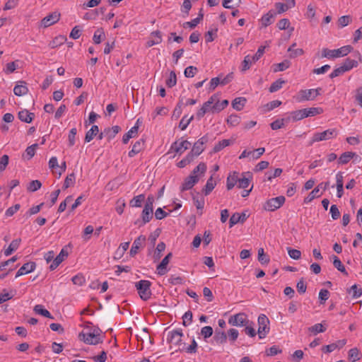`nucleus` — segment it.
<instances>
[{
  "label": "nucleus",
  "instance_id": "obj_1",
  "mask_svg": "<svg viewBox=\"0 0 362 362\" xmlns=\"http://www.w3.org/2000/svg\"><path fill=\"white\" fill-rule=\"evenodd\" d=\"M353 49L351 45H346L336 49H329L327 48H323L322 49V57L327 59H334L341 57L346 56Z\"/></svg>",
  "mask_w": 362,
  "mask_h": 362
},
{
  "label": "nucleus",
  "instance_id": "obj_2",
  "mask_svg": "<svg viewBox=\"0 0 362 362\" xmlns=\"http://www.w3.org/2000/svg\"><path fill=\"white\" fill-rule=\"evenodd\" d=\"M151 282L148 280H140L135 283V287L138 291L140 298L143 300H148L152 295L151 291Z\"/></svg>",
  "mask_w": 362,
  "mask_h": 362
},
{
  "label": "nucleus",
  "instance_id": "obj_3",
  "mask_svg": "<svg viewBox=\"0 0 362 362\" xmlns=\"http://www.w3.org/2000/svg\"><path fill=\"white\" fill-rule=\"evenodd\" d=\"M321 90V88H317L315 89L300 90L298 92V93L296 96H294V98L296 101L298 103H301L308 100H313L316 98L317 95L320 94Z\"/></svg>",
  "mask_w": 362,
  "mask_h": 362
},
{
  "label": "nucleus",
  "instance_id": "obj_4",
  "mask_svg": "<svg viewBox=\"0 0 362 362\" xmlns=\"http://www.w3.org/2000/svg\"><path fill=\"white\" fill-rule=\"evenodd\" d=\"M78 339L85 344L90 345H97L103 341L100 334H95L91 330H88L87 332H81L78 334Z\"/></svg>",
  "mask_w": 362,
  "mask_h": 362
},
{
  "label": "nucleus",
  "instance_id": "obj_5",
  "mask_svg": "<svg viewBox=\"0 0 362 362\" xmlns=\"http://www.w3.org/2000/svg\"><path fill=\"white\" fill-rule=\"evenodd\" d=\"M265 47L264 46H260L257 52L255 55L250 56L247 55L245 57L244 60L242 62V71H245L248 70L250 68V66L255 63L257 61H258L260 57L264 54V53Z\"/></svg>",
  "mask_w": 362,
  "mask_h": 362
},
{
  "label": "nucleus",
  "instance_id": "obj_6",
  "mask_svg": "<svg viewBox=\"0 0 362 362\" xmlns=\"http://www.w3.org/2000/svg\"><path fill=\"white\" fill-rule=\"evenodd\" d=\"M337 136L336 129H329L322 132H316L309 142V146H312L315 142L329 140Z\"/></svg>",
  "mask_w": 362,
  "mask_h": 362
},
{
  "label": "nucleus",
  "instance_id": "obj_7",
  "mask_svg": "<svg viewBox=\"0 0 362 362\" xmlns=\"http://www.w3.org/2000/svg\"><path fill=\"white\" fill-rule=\"evenodd\" d=\"M258 330L257 333L259 339H264L269 332V320L264 314H260L257 319Z\"/></svg>",
  "mask_w": 362,
  "mask_h": 362
},
{
  "label": "nucleus",
  "instance_id": "obj_8",
  "mask_svg": "<svg viewBox=\"0 0 362 362\" xmlns=\"http://www.w3.org/2000/svg\"><path fill=\"white\" fill-rule=\"evenodd\" d=\"M250 322L247 316L244 313H239L231 315L228 319V323L232 326L244 327Z\"/></svg>",
  "mask_w": 362,
  "mask_h": 362
},
{
  "label": "nucleus",
  "instance_id": "obj_9",
  "mask_svg": "<svg viewBox=\"0 0 362 362\" xmlns=\"http://www.w3.org/2000/svg\"><path fill=\"white\" fill-rule=\"evenodd\" d=\"M285 197L284 196H279L267 200L264 204V209L266 211H274L279 209L285 202Z\"/></svg>",
  "mask_w": 362,
  "mask_h": 362
},
{
  "label": "nucleus",
  "instance_id": "obj_10",
  "mask_svg": "<svg viewBox=\"0 0 362 362\" xmlns=\"http://www.w3.org/2000/svg\"><path fill=\"white\" fill-rule=\"evenodd\" d=\"M217 100V93L212 95L209 99L205 102L202 107L197 111V119L202 118L206 112H211L213 113L212 107L214 105V101Z\"/></svg>",
  "mask_w": 362,
  "mask_h": 362
},
{
  "label": "nucleus",
  "instance_id": "obj_11",
  "mask_svg": "<svg viewBox=\"0 0 362 362\" xmlns=\"http://www.w3.org/2000/svg\"><path fill=\"white\" fill-rule=\"evenodd\" d=\"M191 143L187 140H183L182 138L173 142L170 146V151L175 152L180 156L182 155L186 150L189 148Z\"/></svg>",
  "mask_w": 362,
  "mask_h": 362
},
{
  "label": "nucleus",
  "instance_id": "obj_12",
  "mask_svg": "<svg viewBox=\"0 0 362 362\" xmlns=\"http://www.w3.org/2000/svg\"><path fill=\"white\" fill-rule=\"evenodd\" d=\"M60 16L59 12H52L42 19L41 25L44 28H48L57 23L60 19Z\"/></svg>",
  "mask_w": 362,
  "mask_h": 362
},
{
  "label": "nucleus",
  "instance_id": "obj_13",
  "mask_svg": "<svg viewBox=\"0 0 362 362\" xmlns=\"http://www.w3.org/2000/svg\"><path fill=\"white\" fill-rule=\"evenodd\" d=\"M208 141H209L208 136L207 135L203 136L202 138L198 139V141L194 144L191 151H192L197 155L199 156L204 151L205 145Z\"/></svg>",
  "mask_w": 362,
  "mask_h": 362
},
{
  "label": "nucleus",
  "instance_id": "obj_14",
  "mask_svg": "<svg viewBox=\"0 0 362 362\" xmlns=\"http://www.w3.org/2000/svg\"><path fill=\"white\" fill-rule=\"evenodd\" d=\"M146 240V236L142 235L134 240L129 251L131 257H134L138 253L139 250L144 245Z\"/></svg>",
  "mask_w": 362,
  "mask_h": 362
},
{
  "label": "nucleus",
  "instance_id": "obj_15",
  "mask_svg": "<svg viewBox=\"0 0 362 362\" xmlns=\"http://www.w3.org/2000/svg\"><path fill=\"white\" fill-rule=\"evenodd\" d=\"M153 209H150L146 207H144V209L141 212V218L142 220H136L134 222L135 225H139V227L145 225L148 223L153 218Z\"/></svg>",
  "mask_w": 362,
  "mask_h": 362
},
{
  "label": "nucleus",
  "instance_id": "obj_16",
  "mask_svg": "<svg viewBox=\"0 0 362 362\" xmlns=\"http://www.w3.org/2000/svg\"><path fill=\"white\" fill-rule=\"evenodd\" d=\"M199 175H189L185 179L181 186V191L183 192L192 189L199 182Z\"/></svg>",
  "mask_w": 362,
  "mask_h": 362
},
{
  "label": "nucleus",
  "instance_id": "obj_17",
  "mask_svg": "<svg viewBox=\"0 0 362 362\" xmlns=\"http://www.w3.org/2000/svg\"><path fill=\"white\" fill-rule=\"evenodd\" d=\"M182 335V329L173 330L168 333L167 340L168 342L179 345L181 343Z\"/></svg>",
  "mask_w": 362,
  "mask_h": 362
},
{
  "label": "nucleus",
  "instance_id": "obj_18",
  "mask_svg": "<svg viewBox=\"0 0 362 362\" xmlns=\"http://www.w3.org/2000/svg\"><path fill=\"white\" fill-rule=\"evenodd\" d=\"M173 257V254L169 252L161 261V262L157 266L156 270L158 274L160 276L165 275L168 270L167 266Z\"/></svg>",
  "mask_w": 362,
  "mask_h": 362
},
{
  "label": "nucleus",
  "instance_id": "obj_19",
  "mask_svg": "<svg viewBox=\"0 0 362 362\" xmlns=\"http://www.w3.org/2000/svg\"><path fill=\"white\" fill-rule=\"evenodd\" d=\"M36 264L34 262H29L24 264L17 272L16 278H18L22 275L29 274L35 270Z\"/></svg>",
  "mask_w": 362,
  "mask_h": 362
},
{
  "label": "nucleus",
  "instance_id": "obj_20",
  "mask_svg": "<svg viewBox=\"0 0 362 362\" xmlns=\"http://www.w3.org/2000/svg\"><path fill=\"white\" fill-rule=\"evenodd\" d=\"M69 255L68 252L65 249H62L59 254L54 258L52 263L49 266L51 271L54 270L64 261V258Z\"/></svg>",
  "mask_w": 362,
  "mask_h": 362
},
{
  "label": "nucleus",
  "instance_id": "obj_21",
  "mask_svg": "<svg viewBox=\"0 0 362 362\" xmlns=\"http://www.w3.org/2000/svg\"><path fill=\"white\" fill-rule=\"evenodd\" d=\"M276 13L273 11H269L266 14H264L261 18V23L262 28H266L268 25L272 24L274 21L275 16Z\"/></svg>",
  "mask_w": 362,
  "mask_h": 362
},
{
  "label": "nucleus",
  "instance_id": "obj_22",
  "mask_svg": "<svg viewBox=\"0 0 362 362\" xmlns=\"http://www.w3.org/2000/svg\"><path fill=\"white\" fill-rule=\"evenodd\" d=\"M252 175L250 172L243 173L242 177L238 178V187L241 189H246L252 180Z\"/></svg>",
  "mask_w": 362,
  "mask_h": 362
},
{
  "label": "nucleus",
  "instance_id": "obj_23",
  "mask_svg": "<svg viewBox=\"0 0 362 362\" xmlns=\"http://www.w3.org/2000/svg\"><path fill=\"white\" fill-rule=\"evenodd\" d=\"M257 153L256 156H255L254 152H250V151L244 150L240 156H239V159H243L245 158H252V159H257L259 158L265 151L264 148H257Z\"/></svg>",
  "mask_w": 362,
  "mask_h": 362
},
{
  "label": "nucleus",
  "instance_id": "obj_24",
  "mask_svg": "<svg viewBox=\"0 0 362 362\" xmlns=\"http://www.w3.org/2000/svg\"><path fill=\"white\" fill-rule=\"evenodd\" d=\"M213 341L217 344H223L227 341V334L218 329L215 330Z\"/></svg>",
  "mask_w": 362,
  "mask_h": 362
},
{
  "label": "nucleus",
  "instance_id": "obj_25",
  "mask_svg": "<svg viewBox=\"0 0 362 362\" xmlns=\"http://www.w3.org/2000/svg\"><path fill=\"white\" fill-rule=\"evenodd\" d=\"M34 117V113L30 112L27 110H23L18 114V119L26 123H30L33 120Z\"/></svg>",
  "mask_w": 362,
  "mask_h": 362
},
{
  "label": "nucleus",
  "instance_id": "obj_26",
  "mask_svg": "<svg viewBox=\"0 0 362 362\" xmlns=\"http://www.w3.org/2000/svg\"><path fill=\"white\" fill-rule=\"evenodd\" d=\"M228 100H223L220 102L218 95L217 94V100L214 101V105L212 107L213 113H218L224 110L228 105Z\"/></svg>",
  "mask_w": 362,
  "mask_h": 362
},
{
  "label": "nucleus",
  "instance_id": "obj_27",
  "mask_svg": "<svg viewBox=\"0 0 362 362\" xmlns=\"http://www.w3.org/2000/svg\"><path fill=\"white\" fill-rule=\"evenodd\" d=\"M21 243V238H17L13 240L8 247L4 250V255L5 256H9L11 255L14 251L18 250V248L20 246V244Z\"/></svg>",
  "mask_w": 362,
  "mask_h": 362
},
{
  "label": "nucleus",
  "instance_id": "obj_28",
  "mask_svg": "<svg viewBox=\"0 0 362 362\" xmlns=\"http://www.w3.org/2000/svg\"><path fill=\"white\" fill-rule=\"evenodd\" d=\"M354 156H356V153L351 152V151H346L343 153L338 159V164L339 165H345L347 164L352 158H354Z\"/></svg>",
  "mask_w": 362,
  "mask_h": 362
},
{
  "label": "nucleus",
  "instance_id": "obj_29",
  "mask_svg": "<svg viewBox=\"0 0 362 362\" xmlns=\"http://www.w3.org/2000/svg\"><path fill=\"white\" fill-rule=\"evenodd\" d=\"M144 201H145V195L144 194H141L134 197L129 201V206L132 207V208L141 207Z\"/></svg>",
  "mask_w": 362,
  "mask_h": 362
},
{
  "label": "nucleus",
  "instance_id": "obj_30",
  "mask_svg": "<svg viewBox=\"0 0 362 362\" xmlns=\"http://www.w3.org/2000/svg\"><path fill=\"white\" fill-rule=\"evenodd\" d=\"M139 130V126L134 125L122 137V142L127 144L130 139L136 136Z\"/></svg>",
  "mask_w": 362,
  "mask_h": 362
},
{
  "label": "nucleus",
  "instance_id": "obj_31",
  "mask_svg": "<svg viewBox=\"0 0 362 362\" xmlns=\"http://www.w3.org/2000/svg\"><path fill=\"white\" fill-rule=\"evenodd\" d=\"M238 173L233 172V175H229L227 177L226 187L228 190L232 189L238 184Z\"/></svg>",
  "mask_w": 362,
  "mask_h": 362
},
{
  "label": "nucleus",
  "instance_id": "obj_32",
  "mask_svg": "<svg viewBox=\"0 0 362 362\" xmlns=\"http://www.w3.org/2000/svg\"><path fill=\"white\" fill-rule=\"evenodd\" d=\"M66 40V37L65 35L57 36L49 43V47L52 49L57 48L63 45Z\"/></svg>",
  "mask_w": 362,
  "mask_h": 362
},
{
  "label": "nucleus",
  "instance_id": "obj_33",
  "mask_svg": "<svg viewBox=\"0 0 362 362\" xmlns=\"http://www.w3.org/2000/svg\"><path fill=\"white\" fill-rule=\"evenodd\" d=\"M21 85H16L13 88V93L17 96L24 95L28 92V88L25 86V82L21 81Z\"/></svg>",
  "mask_w": 362,
  "mask_h": 362
},
{
  "label": "nucleus",
  "instance_id": "obj_34",
  "mask_svg": "<svg viewBox=\"0 0 362 362\" xmlns=\"http://www.w3.org/2000/svg\"><path fill=\"white\" fill-rule=\"evenodd\" d=\"M120 130H121V128L117 125L113 126L111 128L105 129V136L107 138V140L110 141L111 139L115 138V136L117 135V134H118Z\"/></svg>",
  "mask_w": 362,
  "mask_h": 362
},
{
  "label": "nucleus",
  "instance_id": "obj_35",
  "mask_svg": "<svg viewBox=\"0 0 362 362\" xmlns=\"http://www.w3.org/2000/svg\"><path fill=\"white\" fill-rule=\"evenodd\" d=\"M332 258L333 259L334 267L337 270L341 272L343 274L348 276V272H346L345 267L344 266V264H342V262H341L339 258L338 257H337L336 255H332Z\"/></svg>",
  "mask_w": 362,
  "mask_h": 362
},
{
  "label": "nucleus",
  "instance_id": "obj_36",
  "mask_svg": "<svg viewBox=\"0 0 362 362\" xmlns=\"http://www.w3.org/2000/svg\"><path fill=\"white\" fill-rule=\"evenodd\" d=\"M33 310L34 312L36 313V314H38V315H42L45 317H47V318H50V319H53V316L51 315V313L47 310H46L43 305H36L34 308H33Z\"/></svg>",
  "mask_w": 362,
  "mask_h": 362
},
{
  "label": "nucleus",
  "instance_id": "obj_37",
  "mask_svg": "<svg viewBox=\"0 0 362 362\" xmlns=\"http://www.w3.org/2000/svg\"><path fill=\"white\" fill-rule=\"evenodd\" d=\"M246 101L247 100L244 97L236 98L232 101V107L235 110L240 111L244 107Z\"/></svg>",
  "mask_w": 362,
  "mask_h": 362
},
{
  "label": "nucleus",
  "instance_id": "obj_38",
  "mask_svg": "<svg viewBox=\"0 0 362 362\" xmlns=\"http://www.w3.org/2000/svg\"><path fill=\"white\" fill-rule=\"evenodd\" d=\"M99 133V128L97 125H93L91 128L86 132L85 136V142H90L94 136Z\"/></svg>",
  "mask_w": 362,
  "mask_h": 362
},
{
  "label": "nucleus",
  "instance_id": "obj_39",
  "mask_svg": "<svg viewBox=\"0 0 362 362\" xmlns=\"http://www.w3.org/2000/svg\"><path fill=\"white\" fill-rule=\"evenodd\" d=\"M291 62L288 59L284 60L282 62L275 64L273 65L274 72L283 71L289 68Z\"/></svg>",
  "mask_w": 362,
  "mask_h": 362
},
{
  "label": "nucleus",
  "instance_id": "obj_40",
  "mask_svg": "<svg viewBox=\"0 0 362 362\" xmlns=\"http://www.w3.org/2000/svg\"><path fill=\"white\" fill-rule=\"evenodd\" d=\"M165 249V244L163 242H160L158 244L153 255L154 262H156L158 259H160V258L162 256V252H163Z\"/></svg>",
  "mask_w": 362,
  "mask_h": 362
},
{
  "label": "nucleus",
  "instance_id": "obj_41",
  "mask_svg": "<svg viewBox=\"0 0 362 362\" xmlns=\"http://www.w3.org/2000/svg\"><path fill=\"white\" fill-rule=\"evenodd\" d=\"M341 66H343L346 71H349L353 68L356 67L358 66V62L348 57L345 59Z\"/></svg>",
  "mask_w": 362,
  "mask_h": 362
},
{
  "label": "nucleus",
  "instance_id": "obj_42",
  "mask_svg": "<svg viewBox=\"0 0 362 362\" xmlns=\"http://www.w3.org/2000/svg\"><path fill=\"white\" fill-rule=\"evenodd\" d=\"M216 185V182L214 181L213 176L211 175L207 180L205 187L203 189L204 194L206 196L209 194Z\"/></svg>",
  "mask_w": 362,
  "mask_h": 362
},
{
  "label": "nucleus",
  "instance_id": "obj_43",
  "mask_svg": "<svg viewBox=\"0 0 362 362\" xmlns=\"http://www.w3.org/2000/svg\"><path fill=\"white\" fill-rule=\"evenodd\" d=\"M206 171V165L201 162L199 165L192 170L191 175H202Z\"/></svg>",
  "mask_w": 362,
  "mask_h": 362
},
{
  "label": "nucleus",
  "instance_id": "obj_44",
  "mask_svg": "<svg viewBox=\"0 0 362 362\" xmlns=\"http://www.w3.org/2000/svg\"><path fill=\"white\" fill-rule=\"evenodd\" d=\"M348 356L349 360L352 362H355L361 359V354L357 348H353L349 351Z\"/></svg>",
  "mask_w": 362,
  "mask_h": 362
},
{
  "label": "nucleus",
  "instance_id": "obj_45",
  "mask_svg": "<svg viewBox=\"0 0 362 362\" xmlns=\"http://www.w3.org/2000/svg\"><path fill=\"white\" fill-rule=\"evenodd\" d=\"M286 83V81L281 78H279L277 79L276 81H275L274 82H273L269 90V92L270 93H274V92H276L277 90H279V89H281L282 88V86Z\"/></svg>",
  "mask_w": 362,
  "mask_h": 362
},
{
  "label": "nucleus",
  "instance_id": "obj_46",
  "mask_svg": "<svg viewBox=\"0 0 362 362\" xmlns=\"http://www.w3.org/2000/svg\"><path fill=\"white\" fill-rule=\"evenodd\" d=\"M322 193H320V190L318 187H315L314 189L312 190L311 192L308 195L307 197L304 199V203L307 204L313 201L316 197H320Z\"/></svg>",
  "mask_w": 362,
  "mask_h": 362
},
{
  "label": "nucleus",
  "instance_id": "obj_47",
  "mask_svg": "<svg viewBox=\"0 0 362 362\" xmlns=\"http://www.w3.org/2000/svg\"><path fill=\"white\" fill-rule=\"evenodd\" d=\"M306 117H313L321 114L323 110L321 107L304 108Z\"/></svg>",
  "mask_w": 362,
  "mask_h": 362
},
{
  "label": "nucleus",
  "instance_id": "obj_48",
  "mask_svg": "<svg viewBox=\"0 0 362 362\" xmlns=\"http://www.w3.org/2000/svg\"><path fill=\"white\" fill-rule=\"evenodd\" d=\"M105 37L104 31L102 28H99L94 33L93 40L95 44H100L102 42L103 37Z\"/></svg>",
  "mask_w": 362,
  "mask_h": 362
},
{
  "label": "nucleus",
  "instance_id": "obj_49",
  "mask_svg": "<svg viewBox=\"0 0 362 362\" xmlns=\"http://www.w3.org/2000/svg\"><path fill=\"white\" fill-rule=\"evenodd\" d=\"M258 260L262 264H267L269 262V257L264 254L262 247L258 250Z\"/></svg>",
  "mask_w": 362,
  "mask_h": 362
},
{
  "label": "nucleus",
  "instance_id": "obj_50",
  "mask_svg": "<svg viewBox=\"0 0 362 362\" xmlns=\"http://www.w3.org/2000/svg\"><path fill=\"white\" fill-rule=\"evenodd\" d=\"M309 331L313 333L314 334H317L318 333H322L325 332L326 327L323 326L322 323H317L314 325L313 326L308 328Z\"/></svg>",
  "mask_w": 362,
  "mask_h": 362
},
{
  "label": "nucleus",
  "instance_id": "obj_51",
  "mask_svg": "<svg viewBox=\"0 0 362 362\" xmlns=\"http://www.w3.org/2000/svg\"><path fill=\"white\" fill-rule=\"evenodd\" d=\"M226 122L229 126L235 127L240 122V117L237 115H230Z\"/></svg>",
  "mask_w": 362,
  "mask_h": 362
},
{
  "label": "nucleus",
  "instance_id": "obj_52",
  "mask_svg": "<svg viewBox=\"0 0 362 362\" xmlns=\"http://www.w3.org/2000/svg\"><path fill=\"white\" fill-rule=\"evenodd\" d=\"M230 144V141L229 139H223L219 141L217 144H216L214 147V151L215 153L221 151L225 147L229 146Z\"/></svg>",
  "mask_w": 362,
  "mask_h": 362
},
{
  "label": "nucleus",
  "instance_id": "obj_53",
  "mask_svg": "<svg viewBox=\"0 0 362 362\" xmlns=\"http://www.w3.org/2000/svg\"><path fill=\"white\" fill-rule=\"evenodd\" d=\"M293 115V121L297 122L304 118H306L305 111L304 109L291 112Z\"/></svg>",
  "mask_w": 362,
  "mask_h": 362
},
{
  "label": "nucleus",
  "instance_id": "obj_54",
  "mask_svg": "<svg viewBox=\"0 0 362 362\" xmlns=\"http://www.w3.org/2000/svg\"><path fill=\"white\" fill-rule=\"evenodd\" d=\"M41 187H42L41 182L37 180H35L31 181L29 183V185L28 186L27 189L29 192H34L38 190L39 189H40Z\"/></svg>",
  "mask_w": 362,
  "mask_h": 362
},
{
  "label": "nucleus",
  "instance_id": "obj_55",
  "mask_svg": "<svg viewBox=\"0 0 362 362\" xmlns=\"http://www.w3.org/2000/svg\"><path fill=\"white\" fill-rule=\"evenodd\" d=\"M38 147L37 144H34L30 146H28L25 149V155L28 160L31 159L35 154V150Z\"/></svg>",
  "mask_w": 362,
  "mask_h": 362
},
{
  "label": "nucleus",
  "instance_id": "obj_56",
  "mask_svg": "<svg viewBox=\"0 0 362 362\" xmlns=\"http://www.w3.org/2000/svg\"><path fill=\"white\" fill-rule=\"evenodd\" d=\"M75 175L74 173H71L66 176V177L64 180L63 188L67 189L71 185H73L75 182Z\"/></svg>",
  "mask_w": 362,
  "mask_h": 362
},
{
  "label": "nucleus",
  "instance_id": "obj_57",
  "mask_svg": "<svg viewBox=\"0 0 362 362\" xmlns=\"http://www.w3.org/2000/svg\"><path fill=\"white\" fill-rule=\"evenodd\" d=\"M281 173H282L281 168H276L273 173L267 172V173H266L265 175L267 177V180L272 181V179L279 177Z\"/></svg>",
  "mask_w": 362,
  "mask_h": 362
},
{
  "label": "nucleus",
  "instance_id": "obj_58",
  "mask_svg": "<svg viewBox=\"0 0 362 362\" xmlns=\"http://www.w3.org/2000/svg\"><path fill=\"white\" fill-rule=\"evenodd\" d=\"M349 293L352 294L353 298H356L362 295V290L356 284H354L350 288Z\"/></svg>",
  "mask_w": 362,
  "mask_h": 362
},
{
  "label": "nucleus",
  "instance_id": "obj_59",
  "mask_svg": "<svg viewBox=\"0 0 362 362\" xmlns=\"http://www.w3.org/2000/svg\"><path fill=\"white\" fill-rule=\"evenodd\" d=\"M176 83H177L176 74H175V71H172L170 73L169 78L166 80V85L169 88H172V87L175 86L176 85Z\"/></svg>",
  "mask_w": 362,
  "mask_h": 362
},
{
  "label": "nucleus",
  "instance_id": "obj_60",
  "mask_svg": "<svg viewBox=\"0 0 362 362\" xmlns=\"http://www.w3.org/2000/svg\"><path fill=\"white\" fill-rule=\"evenodd\" d=\"M197 71V68L193 66H187L184 71L185 77L192 78L194 76Z\"/></svg>",
  "mask_w": 362,
  "mask_h": 362
},
{
  "label": "nucleus",
  "instance_id": "obj_61",
  "mask_svg": "<svg viewBox=\"0 0 362 362\" xmlns=\"http://www.w3.org/2000/svg\"><path fill=\"white\" fill-rule=\"evenodd\" d=\"M219 84L221 85V76L212 78L209 83V92L215 90Z\"/></svg>",
  "mask_w": 362,
  "mask_h": 362
},
{
  "label": "nucleus",
  "instance_id": "obj_62",
  "mask_svg": "<svg viewBox=\"0 0 362 362\" xmlns=\"http://www.w3.org/2000/svg\"><path fill=\"white\" fill-rule=\"evenodd\" d=\"M213 332V328L211 326H205L201 329V334L203 335L204 339H207L211 337Z\"/></svg>",
  "mask_w": 362,
  "mask_h": 362
},
{
  "label": "nucleus",
  "instance_id": "obj_63",
  "mask_svg": "<svg viewBox=\"0 0 362 362\" xmlns=\"http://www.w3.org/2000/svg\"><path fill=\"white\" fill-rule=\"evenodd\" d=\"M329 292L327 289H321L319 293L320 303L324 304L325 302L329 298Z\"/></svg>",
  "mask_w": 362,
  "mask_h": 362
},
{
  "label": "nucleus",
  "instance_id": "obj_64",
  "mask_svg": "<svg viewBox=\"0 0 362 362\" xmlns=\"http://www.w3.org/2000/svg\"><path fill=\"white\" fill-rule=\"evenodd\" d=\"M288 253L291 258L293 259H299L301 256V252L300 250L296 249H293L291 247H288Z\"/></svg>",
  "mask_w": 362,
  "mask_h": 362
}]
</instances>
